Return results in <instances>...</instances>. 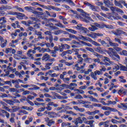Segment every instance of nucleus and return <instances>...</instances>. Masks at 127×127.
<instances>
[{
	"label": "nucleus",
	"instance_id": "f257e3e1",
	"mask_svg": "<svg viewBox=\"0 0 127 127\" xmlns=\"http://www.w3.org/2000/svg\"><path fill=\"white\" fill-rule=\"evenodd\" d=\"M106 52L107 54H108L112 59H113V60L117 61V62H119V61L121 60V57H120V55H118L117 53L110 52V51H106Z\"/></svg>",
	"mask_w": 127,
	"mask_h": 127
},
{
	"label": "nucleus",
	"instance_id": "f03ea898",
	"mask_svg": "<svg viewBox=\"0 0 127 127\" xmlns=\"http://www.w3.org/2000/svg\"><path fill=\"white\" fill-rule=\"evenodd\" d=\"M97 75H98L99 76H100V75H103V71H101L100 70H96L94 71V72H91L90 74L91 78H92V79H94V80H98Z\"/></svg>",
	"mask_w": 127,
	"mask_h": 127
},
{
	"label": "nucleus",
	"instance_id": "7ed1b4c3",
	"mask_svg": "<svg viewBox=\"0 0 127 127\" xmlns=\"http://www.w3.org/2000/svg\"><path fill=\"white\" fill-rule=\"evenodd\" d=\"M82 40L84 41H90L92 44L95 45V46H101V44L98 43L97 42L93 41L92 39H90L89 37L83 36L82 37Z\"/></svg>",
	"mask_w": 127,
	"mask_h": 127
},
{
	"label": "nucleus",
	"instance_id": "20e7f679",
	"mask_svg": "<svg viewBox=\"0 0 127 127\" xmlns=\"http://www.w3.org/2000/svg\"><path fill=\"white\" fill-rule=\"evenodd\" d=\"M107 14H108V18L111 20H116V19H120V18H121V17L119 16L118 14L112 15L111 13H107Z\"/></svg>",
	"mask_w": 127,
	"mask_h": 127
},
{
	"label": "nucleus",
	"instance_id": "39448f33",
	"mask_svg": "<svg viewBox=\"0 0 127 127\" xmlns=\"http://www.w3.org/2000/svg\"><path fill=\"white\" fill-rule=\"evenodd\" d=\"M98 25H101V24H99L98 23H94L93 25H91V27L88 28L89 30L90 31H95V30H98V28H100V27L98 26Z\"/></svg>",
	"mask_w": 127,
	"mask_h": 127
},
{
	"label": "nucleus",
	"instance_id": "423d86ee",
	"mask_svg": "<svg viewBox=\"0 0 127 127\" xmlns=\"http://www.w3.org/2000/svg\"><path fill=\"white\" fill-rule=\"evenodd\" d=\"M45 26H47V27H49L50 28H51L52 30H57L58 29V27L56 26H54V24L53 23L49 22V21H47L45 24Z\"/></svg>",
	"mask_w": 127,
	"mask_h": 127
},
{
	"label": "nucleus",
	"instance_id": "0eeeda50",
	"mask_svg": "<svg viewBox=\"0 0 127 127\" xmlns=\"http://www.w3.org/2000/svg\"><path fill=\"white\" fill-rule=\"evenodd\" d=\"M11 82L12 84H14V87L15 88H19V82L20 83H23V80L18 79L16 80H12Z\"/></svg>",
	"mask_w": 127,
	"mask_h": 127
},
{
	"label": "nucleus",
	"instance_id": "6e6552de",
	"mask_svg": "<svg viewBox=\"0 0 127 127\" xmlns=\"http://www.w3.org/2000/svg\"><path fill=\"white\" fill-rule=\"evenodd\" d=\"M101 25H97V26L99 27V28H108V29H114L115 27L112 25H106L105 24H100Z\"/></svg>",
	"mask_w": 127,
	"mask_h": 127
},
{
	"label": "nucleus",
	"instance_id": "1a4fd4ad",
	"mask_svg": "<svg viewBox=\"0 0 127 127\" xmlns=\"http://www.w3.org/2000/svg\"><path fill=\"white\" fill-rule=\"evenodd\" d=\"M0 41L1 42L0 47H1V48H4V47H6V44L7 43V40H5L4 41L3 38L0 36Z\"/></svg>",
	"mask_w": 127,
	"mask_h": 127
},
{
	"label": "nucleus",
	"instance_id": "9d476101",
	"mask_svg": "<svg viewBox=\"0 0 127 127\" xmlns=\"http://www.w3.org/2000/svg\"><path fill=\"white\" fill-rule=\"evenodd\" d=\"M31 53H33V54H35V53H36V51H35V50H32L31 49L29 50L27 53V56L30 57L31 59L33 60V59H34V57H33V55L31 54Z\"/></svg>",
	"mask_w": 127,
	"mask_h": 127
},
{
	"label": "nucleus",
	"instance_id": "9b49d317",
	"mask_svg": "<svg viewBox=\"0 0 127 127\" xmlns=\"http://www.w3.org/2000/svg\"><path fill=\"white\" fill-rule=\"evenodd\" d=\"M54 21L57 23L55 24V26H58V27H60L61 28H65L66 27L60 21L57 20V19H54Z\"/></svg>",
	"mask_w": 127,
	"mask_h": 127
},
{
	"label": "nucleus",
	"instance_id": "f8f14e48",
	"mask_svg": "<svg viewBox=\"0 0 127 127\" xmlns=\"http://www.w3.org/2000/svg\"><path fill=\"white\" fill-rule=\"evenodd\" d=\"M102 109L104 111H110V112H118V110L113 108H111L110 107L104 106L102 108Z\"/></svg>",
	"mask_w": 127,
	"mask_h": 127
},
{
	"label": "nucleus",
	"instance_id": "ddd939ff",
	"mask_svg": "<svg viewBox=\"0 0 127 127\" xmlns=\"http://www.w3.org/2000/svg\"><path fill=\"white\" fill-rule=\"evenodd\" d=\"M122 1H125L124 0H121L119 1H117V0H114V4L116 5V6H119V7H120V8H123L124 6L122 4L123 3V2Z\"/></svg>",
	"mask_w": 127,
	"mask_h": 127
},
{
	"label": "nucleus",
	"instance_id": "4468645a",
	"mask_svg": "<svg viewBox=\"0 0 127 127\" xmlns=\"http://www.w3.org/2000/svg\"><path fill=\"white\" fill-rule=\"evenodd\" d=\"M84 4L85 5H87V6H90L91 10H93V11H97V8H96V6L94 5H92L91 3L89 2H84Z\"/></svg>",
	"mask_w": 127,
	"mask_h": 127
},
{
	"label": "nucleus",
	"instance_id": "2eb2a0df",
	"mask_svg": "<svg viewBox=\"0 0 127 127\" xmlns=\"http://www.w3.org/2000/svg\"><path fill=\"white\" fill-rule=\"evenodd\" d=\"M112 32L115 34V35L117 36H120L121 34H123V33H126L125 32L120 29H117L115 31H112Z\"/></svg>",
	"mask_w": 127,
	"mask_h": 127
},
{
	"label": "nucleus",
	"instance_id": "dca6fc26",
	"mask_svg": "<svg viewBox=\"0 0 127 127\" xmlns=\"http://www.w3.org/2000/svg\"><path fill=\"white\" fill-rule=\"evenodd\" d=\"M104 3L105 4L107 7H110V6H113L114 5V4L113 3L111 2L109 0H103Z\"/></svg>",
	"mask_w": 127,
	"mask_h": 127
},
{
	"label": "nucleus",
	"instance_id": "f3484780",
	"mask_svg": "<svg viewBox=\"0 0 127 127\" xmlns=\"http://www.w3.org/2000/svg\"><path fill=\"white\" fill-rule=\"evenodd\" d=\"M50 58V56L48 54H45L42 58V60L43 61H48Z\"/></svg>",
	"mask_w": 127,
	"mask_h": 127
},
{
	"label": "nucleus",
	"instance_id": "a211bd4d",
	"mask_svg": "<svg viewBox=\"0 0 127 127\" xmlns=\"http://www.w3.org/2000/svg\"><path fill=\"white\" fill-rule=\"evenodd\" d=\"M16 15H17V18H18V19H23V17L25 16V15L24 14L18 12H17Z\"/></svg>",
	"mask_w": 127,
	"mask_h": 127
},
{
	"label": "nucleus",
	"instance_id": "6ab92c4d",
	"mask_svg": "<svg viewBox=\"0 0 127 127\" xmlns=\"http://www.w3.org/2000/svg\"><path fill=\"white\" fill-rule=\"evenodd\" d=\"M82 16H83V18L88 19L89 20H91V17H89V14L87 13L86 12H83L81 14Z\"/></svg>",
	"mask_w": 127,
	"mask_h": 127
},
{
	"label": "nucleus",
	"instance_id": "aec40b11",
	"mask_svg": "<svg viewBox=\"0 0 127 127\" xmlns=\"http://www.w3.org/2000/svg\"><path fill=\"white\" fill-rule=\"evenodd\" d=\"M103 62H106V61L107 62H109L110 64H111V65H114V62L111 61L110 59L107 57H103Z\"/></svg>",
	"mask_w": 127,
	"mask_h": 127
},
{
	"label": "nucleus",
	"instance_id": "412c9836",
	"mask_svg": "<svg viewBox=\"0 0 127 127\" xmlns=\"http://www.w3.org/2000/svg\"><path fill=\"white\" fill-rule=\"evenodd\" d=\"M3 102H5L8 105H10V106H13L14 105V102L12 100H7V99H3Z\"/></svg>",
	"mask_w": 127,
	"mask_h": 127
},
{
	"label": "nucleus",
	"instance_id": "4be33fe9",
	"mask_svg": "<svg viewBox=\"0 0 127 127\" xmlns=\"http://www.w3.org/2000/svg\"><path fill=\"white\" fill-rule=\"evenodd\" d=\"M95 51L96 52H98L99 53H101V54H103L104 53V50H103V48H101L100 46H98L95 49Z\"/></svg>",
	"mask_w": 127,
	"mask_h": 127
},
{
	"label": "nucleus",
	"instance_id": "5701e85b",
	"mask_svg": "<svg viewBox=\"0 0 127 127\" xmlns=\"http://www.w3.org/2000/svg\"><path fill=\"white\" fill-rule=\"evenodd\" d=\"M0 111L1 112V113L2 114H5V117L7 119H9L10 115L8 113V112H7V111H6L5 110H4L3 109L0 110Z\"/></svg>",
	"mask_w": 127,
	"mask_h": 127
},
{
	"label": "nucleus",
	"instance_id": "b1692460",
	"mask_svg": "<svg viewBox=\"0 0 127 127\" xmlns=\"http://www.w3.org/2000/svg\"><path fill=\"white\" fill-rule=\"evenodd\" d=\"M79 124H83V121L81 117H78L76 118V122H75V126H77V127H78V125H79Z\"/></svg>",
	"mask_w": 127,
	"mask_h": 127
},
{
	"label": "nucleus",
	"instance_id": "393cba45",
	"mask_svg": "<svg viewBox=\"0 0 127 127\" xmlns=\"http://www.w3.org/2000/svg\"><path fill=\"white\" fill-rule=\"evenodd\" d=\"M54 125H55V121L53 119L50 120L49 122L47 123L48 127H52V126Z\"/></svg>",
	"mask_w": 127,
	"mask_h": 127
},
{
	"label": "nucleus",
	"instance_id": "a878e982",
	"mask_svg": "<svg viewBox=\"0 0 127 127\" xmlns=\"http://www.w3.org/2000/svg\"><path fill=\"white\" fill-rule=\"evenodd\" d=\"M0 24H2V25L4 23H6V18H5V17H0Z\"/></svg>",
	"mask_w": 127,
	"mask_h": 127
},
{
	"label": "nucleus",
	"instance_id": "bb28decb",
	"mask_svg": "<svg viewBox=\"0 0 127 127\" xmlns=\"http://www.w3.org/2000/svg\"><path fill=\"white\" fill-rule=\"evenodd\" d=\"M120 70H121V71H125L126 72H127V64L126 65V66H124L123 64H120Z\"/></svg>",
	"mask_w": 127,
	"mask_h": 127
},
{
	"label": "nucleus",
	"instance_id": "cd10ccee",
	"mask_svg": "<svg viewBox=\"0 0 127 127\" xmlns=\"http://www.w3.org/2000/svg\"><path fill=\"white\" fill-rule=\"evenodd\" d=\"M88 98L90 99V101L91 102H95V103H99V100L98 99L94 98L92 96L90 95L88 97Z\"/></svg>",
	"mask_w": 127,
	"mask_h": 127
},
{
	"label": "nucleus",
	"instance_id": "c85d7f7f",
	"mask_svg": "<svg viewBox=\"0 0 127 127\" xmlns=\"http://www.w3.org/2000/svg\"><path fill=\"white\" fill-rule=\"evenodd\" d=\"M24 8L26 9V10L29 11V12H32L33 9H34V8L31 6H26L24 7Z\"/></svg>",
	"mask_w": 127,
	"mask_h": 127
},
{
	"label": "nucleus",
	"instance_id": "c756f323",
	"mask_svg": "<svg viewBox=\"0 0 127 127\" xmlns=\"http://www.w3.org/2000/svg\"><path fill=\"white\" fill-rule=\"evenodd\" d=\"M101 44L104 47H110V45H109V44L108 43L106 42V41H105L104 40L102 41Z\"/></svg>",
	"mask_w": 127,
	"mask_h": 127
},
{
	"label": "nucleus",
	"instance_id": "7c9ffc66",
	"mask_svg": "<svg viewBox=\"0 0 127 127\" xmlns=\"http://www.w3.org/2000/svg\"><path fill=\"white\" fill-rule=\"evenodd\" d=\"M75 87H77V84L71 83L69 85V90H74Z\"/></svg>",
	"mask_w": 127,
	"mask_h": 127
},
{
	"label": "nucleus",
	"instance_id": "2f4dec72",
	"mask_svg": "<svg viewBox=\"0 0 127 127\" xmlns=\"http://www.w3.org/2000/svg\"><path fill=\"white\" fill-rule=\"evenodd\" d=\"M48 50L49 51H51V54H52V57L55 58V57H57V55H56L57 53L56 52H55L54 51H53V50L51 51V50H50V49H48Z\"/></svg>",
	"mask_w": 127,
	"mask_h": 127
},
{
	"label": "nucleus",
	"instance_id": "473e14b6",
	"mask_svg": "<svg viewBox=\"0 0 127 127\" xmlns=\"http://www.w3.org/2000/svg\"><path fill=\"white\" fill-rule=\"evenodd\" d=\"M65 30L66 31H68L69 32H71V33H72L73 34H76V33H77V31H76L74 30H73L72 29L65 28Z\"/></svg>",
	"mask_w": 127,
	"mask_h": 127
},
{
	"label": "nucleus",
	"instance_id": "72a5a7b5",
	"mask_svg": "<svg viewBox=\"0 0 127 127\" xmlns=\"http://www.w3.org/2000/svg\"><path fill=\"white\" fill-rule=\"evenodd\" d=\"M109 45L110 46H112L113 47H116L119 46V45L117 43H113L112 42V41L110 42Z\"/></svg>",
	"mask_w": 127,
	"mask_h": 127
},
{
	"label": "nucleus",
	"instance_id": "f704fd0d",
	"mask_svg": "<svg viewBox=\"0 0 127 127\" xmlns=\"http://www.w3.org/2000/svg\"><path fill=\"white\" fill-rule=\"evenodd\" d=\"M69 38H73V39H76V40H79L78 37L73 34H69Z\"/></svg>",
	"mask_w": 127,
	"mask_h": 127
},
{
	"label": "nucleus",
	"instance_id": "c9c22d12",
	"mask_svg": "<svg viewBox=\"0 0 127 127\" xmlns=\"http://www.w3.org/2000/svg\"><path fill=\"white\" fill-rule=\"evenodd\" d=\"M11 48H7L5 50V53H6V54H8V53H11Z\"/></svg>",
	"mask_w": 127,
	"mask_h": 127
},
{
	"label": "nucleus",
	"instance_id": "e433bc0d",
	"mask_svg": "<svg viewBox=\"0 0 127 127\" xmlns=\"http://www.w3.org/2000/svg\"><path fill=\"white\" fill-rule=\"evenodd\" d=\"M63 32V30H59L55 31L54 33L55 35H59V34H61V33H62Z\"/></svg>",
	"mask_w": 127,
	"mask_h": 127
},
{
	"label": "nucleus",
	"instance_id": "4c0bfd02",
	"mask_svg": "<svg viewBox=\"0 0 127 127\" xmlns=\"http://www.w3.org/2000/svg\"><path fill=\"white\" fill-rule=\"evenodd\" d=\"M120 68V64L119 65L118 64H116L113 68V71L114 72H117V71H118V70H119Z\"/></svg>",
	"mask_w": 127,
	"mask_h": 127
},
{
	"label": "nucleus",
	"instance_id": "58836bf2",
	"mask_svg": "<svg viewBox=\"0 0 127 127\" xmlns=\"http://www.w3.org/2000/svg\"><path fill=\"white\" fill-rule=\"evenodd\" d=\"M76 28H77V29H78L79 30H81V31L83 29H84V27L82 26V24H81L77 25L76 27Z\"/></svg>",
	"mask_w": 127,
	"mask_h": 127
},
{
	"label": "nucleus",
	"instance_id": "ea45409f",
	"mask_svg": "<svg viewBox=\"0 0 127 127\" xmlns=\"http://www.w3.org/2000/svg\"><path fill=\"white\" fill-rule=\"evenodd\" d=\"M74 99H76L77 100H81L83 99V96L80 94H78L74 97Z\"/></svg>",
	"mask_w": 127,
	"mask_h": 127
},
{
	"label": "nucleus",
	"instance_id": "a19ab883",
	"mask_svg": "<svg viewBox=\"0 0 127 127\" xmlns=\"http://www.w3.org/2000/svg\"><path fill=\"white\" fill-rule=\"evenodd\" d=\"M61 86L65 89H70V86L66 84H62Z\"/></svg>",
	"mask_w": 127,
	"mask_h": 127
},
{
	"label": "nucleus",
	"instance_id": "79ce46f5",
	"mask_svg": "<svg viewBox=\"0 0 127 127\" xmlns=\"http://www.w3.org/2000/svg\"><path fill=\"white\" fill-rule=\"evenodd\" d=\"M12 109L13 110V112H17V111H18L19 110V107L18 106H13L12 107Z\"/></svg>",
	"mask_w": 127,
	"mask_h": 127
},
{
	"label": "nucleus",
	"instance_id": "37998d69",
	"mask_svg": "<svg viewBox=\"0 0 127 127\" xmlns=\"http://www.w3.org/2000/svg\"><path fill=\"white\" fill-rule=\"evenodd\" d=\"M71 44H75V45H81V43L77 42L75 40H72L71 41Z\"/></svg>",
	"mask_w": 127,
	"mask_h": 127
},
{
	"label": "nucleus",
	"instance_id": "c03bdc74",
	"mask_svg": "<svg viewBox=\"0 0 127 127\" xmlns=\"http://www.w3.org/2000/svg\"><path fill=\"white\" fill-rule=\"evenodd\" d=\"M120 54V55H124V56H127V51L126 50H123Z\"/></svg>",
	"mask_w": 127,
	"mask_h": 127
},
{
	"label": "nucleus",
	"instance_id": "a18cd8bd",
	"mask_svg": "<svg viewBox=\"0 0 127 127\" xmlns=\"http://www.w3.org/2000/svg\"><path fill=\"white\" fill-rule=\"evenodd\" d=\"M121 106H123L122 109L124 110H127V103H121Z\"/></svg>",
	"mask_w": 127,
	"mask_h": 127
},
{
	"label": "nucleus",
	"instance_id": "49530a36",
	"mask_svg": "<svg viewBox=\"0 0 127 127\" xmlns=\"http://www.w3.org/2000/svg\"><path fill=\"white\" fill-rule=\"evenodd\" d=\"M114 49H115V50H116V51H117V52H120V51H122V50H123V49H122V48H121L119 47H114Z\"/></svg>",
	"mask_w": 127,
	"mask_h": 127
},
{
	"label": "nucleus",
	"instance_id": "de8ad7c7",
	"mask_svg": "<svg viewBox=\"0 0 127 127\" xmlns=\"http://www.w3.org/2000/svg\"><path fill=\"white\" fill-rule=\"evenodd\" d=\"M9 46L12 47L13 48H15V45H14V41L12 40L11 42L9 44Z\"/></svg>",
	"mask_w": 127,
	"mask_h": 127
},
{
	"label": "nucleus",
	"instance_id": "09e8293b",
	"mask_svg": "<svg viewBox=\"0 0 127 127\" xmlns=\"http://www.w3.org/2000/svg\"><path fill=\"white\" fill-rule=\"evenodd\" d=\"M63 46H64V49H70V46L68 45V44H63Z\"/></svg>",
	"mask_w": 127,
	"mask_h": 127
},
{
	"label": "nucleus",
	"instance_id": "8fccbe9b",
	"mask_svg": "<svg viewBox=\"0 0 127 127\" xmlns=\"http://www.w3.org/2000/svg\"><path fill=\"white\" fill-rule=\"evenodd\" d=\"M59 49L60 52H63V49H64L63 44H61V45H59Z\"/></svg>",
	"mask_w": 127,
	"mask_h": 127
},
{
	"label": "nucleus",
	"instance_id": "3c124183",
	"mask_svg": "<svg viewBox=\"0 0 127 127\" xmlns=\"http://www.w3.org/2000/svg\"><path fill=\"white\" fill-rule=\"evenodd\" d=\"M93 55H94V56H96V57H97L98 59H99V58H102V56H101V55L96 53V52H94Z\"/></svg>",
	"mask_w": 127,
	"mask_h": 127
},
{
	"label": "nucleus",
	"instance_id": "603ef678",
	"mask_svg": "<svg viewBox=\"0 0 127 127\" xmlns=\"http://www.w3.org/2000/svg\"><path fill=\"white\" fill-rule=\"evenodd\" d=\"M38 39H44V37H42V33L41 32L38 34Z\"/></svg>",
	"mask_w": 127,
	"mask_h": 127
},
{
	"label": "nucleus",
	"instance_id": "864d4df0",
	"mask_svg": "<svg viewBox=\"0 0 127 127\" xmlns=\"http://www.w3.org/2000/svg\"><path fill=\"white\" fill-rule=\"evenodd\" d=\"M82 123H84V124H85L86 125L88 124V121L87 120V119L85 117H82Z\"/></svg>",
	"mask_w": 127,
	"mask_h": 127
},
{
	"label": "nucleus",
	"instance_id": "5fc2aeb1",
	"mask_svg": "<svg viewBox=\"0 0 127 127\" xmlns=\"http://www.w3.org/2000/svg\"><path fill=\"white\" fill-rule=\"evenodd\" d=\"M118 7H116V6H111L110 7V9L111 10H112V11H113V12H115V11H117V8Z\"/></svg>",
	"mask_w": 127,
	"mask_h": 127
},
{
	"label": "nucleus",
	"instance_id": "6e6d98bb",
	"mask_svg": "<svg viewBox=\"0 0 127 127\" xmlns=\"http://www.w3.org/2000/svg\"><path fill=\"white\" fill-rule=\"evenodd\" d=\"M64 64L66 65V66H72L74 64V62L72 63H68L67 62H64Z\"/></svg>",
	"mask_w": 127,
	"mask_h": 127
},
{
	"label": "nucleus",
	"instance_id": "4d7b16f0",
	"mask_svg": "<svg viewBox=\"0 0 127 127\" xmlns=\"http://www.w3.org/2000/svg\"><path fill=\"white\" fill-rule=\"evenodd\" d=\"M34 27L35 29H38V28H40V23L35 24L34 25Z\"/></svg>",
	"mask_w": 127,
	"mask_h": 127
},
{
	"label": "nucleus",
	"instance_id": "13d9d810",
	"mask_svg": "<svg viewBox=\"0 0 127 127\" xmlns=\"http://www.w3.org/2000/svg\"><path fill=\"white\" fill-rule=\"evenodd\" d=\"M96 17H97V18H98L100 20H103V21H105V18L101 16L99 14H98V15H96Z\"/></svg>",
	"mask_w": 127,
	"mask_h": 127
},
{
	"label": "nucleus",
	"instance_id": "bf43d9fd",
	"mask_svg": "<svg viewBox=\"0 0 127 127\" xmlns=\"http://www.w3.org/2000/svg\"><path fill=\"white\" fill-rule=\"evenodd\" d=\"M2 109H4V110H5L7 112H10V109H9V108L8 107L5 106V105H3Z\"/></svg>",
	"mask_w": 127,
	"mask_h": 127
},
{
	"label": "nucleus",
	"instance_id": "052dcab7",
	"mask_svg": "<svg viewBox=\"0 0 127 127\" xmlns=\"http://www.w3.org/2000/svg\"><path fill=\"white\" fill-rule=\"evenodd\" d=\"M115 41L116 42H118V43L119 44H122V41H121V39L118 38H115V39H114Z\"/></svg>",
	"mask_w": 127,
	"mask_h": 127
},
{
	"label": "nucleus",
	"instance_id": "680f3d73",
	"mask_svg": "<svg viewBox=\"0 0 127 127\" xmlns=\"http://www.w3.org/2000/svg\"><path fill=\"white\" fill-rule=\"evenodd\" d=\"M9 92H11V93H14V92H16V89L14 88H9L8 89Z\"/></svg>",
	"mask_w": 127,
	"mask_h": 127
},
{
	"label": "nucleus",
	"instance_id": "e2e57ef3",
	"mask_svg": "<svg viewBox=\"0 0 127 127\" xmlns=\"http://www.w3.org/2000/svg\"><path fill=\"white\" fill-rule=\"evenodd\" d=\"M85 62H86L87 63H90V61L92 60L91 58H86V59H84Z\"/></svg>",
	"mask_w": 127,
	"mask_h": 127
},
{
	"label": "nucleus",
	"instance_id": "0e129e2a",
	"mask_svg": "<svg viewBox=\"0 0 127 127\" xmlns=\"http://www.w3.org/2000/svg\"><path fill=\"white\" fill-rule=\"evenodd\" d=\"M83 61H84V59H83V58H81L80 59H78L77 62L78 64H82Z\"/></svg>",
	"mask_w": 127,
	"mask_h": 127
},
{
	"label": "nucleus",
	"instance_id": "69168bd1",
	"mask_svg": "<svg viewBox=\"0 0 127 127\" xmlns=\"http://www.w3.org/2000/svg\"><path fill=\"white\" fill-rule=\"evenodd\" d=\"M85 49H86V50H87L88 51H90V52H95L94 49L91 48L86 47Z\"/></svg>",
	"mask_w": 127,
	"mask_h": 127
},
{
	"label": "nucleus",
	"instance_id": "338daca9",
	"mask_svg": "<svg viewBox=\"0 0 127 127\" xmlns=\"http://www.w3.org/2000/svg\"><path fill=\"white\" fill-rule=\"evenodd\" d=\"M7 64V61L6 60H0V64Z\"/></svg>",
	"mask_w": 127,
	"mask_h": 127
},
{
	"label": "nucleus",
	"instance_id": "774afa93",
	"mask_svg": "<svg viewBox=\"0 0 127 127\" xmlns=\"http://www.w3.org/2000/svg\"><path fill=\"white\" fill-rule=\"evenodd\" d=\"M116 11L117 12H120V13H124V11L123 10L121 9L120 8H119L117 7L116 9Z\"/></svg>",
	"mask_w": 127,
	"mask_h": 127
}]
</instances>
